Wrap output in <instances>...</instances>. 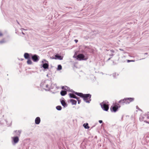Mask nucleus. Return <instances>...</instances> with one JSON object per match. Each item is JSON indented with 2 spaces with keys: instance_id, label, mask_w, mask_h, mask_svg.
<instances>
[{
  "instance_id": "obj_1",
  "label": "nucleus",
  "mask_w": 149,
  "mask_h": 149,
  "mask_svg": "<svg viewBox=\"0 0 149 149\" xmlns=\"http://www.w3.org/2000/svg\"><path fill=\"white\" fill-rule=\"evenodd\" d=\"M74 93L77 95L83 98L84 101L86 102L89 103L91 101V95L89 94H85L76 92H75Z\"/></svg>"
},
{
  "instance_id": "obj_2",
  "label": "nucleus",
  "mask_w": 149,
  "mask_h": 149,
  "mask_svg": "<svg viewBox=\"0 0 149 149\" xmlns=\"http://www.w3.org/2000/svg\"><path fill=\"white\" fill-rule=\"evenodd\" d=\"M134 100V98H125L123 100H121L119 102V103L122 104L125 103L127 104L132 102Z\"/></svg>"
},
{
  "instance_id": "obj_3",
  "label": "nucleus",
  "mask_w": 149,
  "mask_h": 149,
  "mask_svg": "<svg viewBox=\"0 0 149 149\" xmlns=\"http://www.w3.org/2000/svg\"><path fill=\"white\" fill-rule=\"evenodd\" d=\"M120 106L119 104H114L113 106L111 107L110 109L111 111L116 112L118 110V108H120Z\"/></svg>"
},
{
  "instance_id": "obj_4",
  "label": "nucleus",
  "mask_w": 149,
  "mask_h": 149,
  "mask_svg": "<svg viewBox=\"0 0 149 149\" xmlns=\"http://www.w3.org/2000/svg\"><path fill=\"white\" fill-rule=\"evenodd\" d=\"M101 106L104 110L107 111L108 110L109 107L108 104L104 103L103 104H101Z\"/></svg>"
},
{
  "instance_id": "obj_5",
  "label": "nucleus",
  "mask_w": 149,
  "mask_h": 149,
  "mask_svg": "<svg viewBox=\"0 0 149 149\" xmlns=\"http://www.w3.org/2000/svg\"><path fill=\"white\" fill-rule=\"evenodd\" d=\"M39 56L35 54L32 56L31 57L33 61L35 62L38 61L39 60L38 58Z\"/></svg>"
},
{
  "instance_id": "obj_6",
  "label": "nucleus",
  "mask_w": 149,
  "mask_h": 149,
  "mask_svg": "<svg viewBox=\"0 0 149 149\" xmlns=\"http://www.w3.org/2000/svg\"><path fill=\"white\" fill-rule=\"evenodd\" d=\"M69 95L70 97L73 98H76L77 99V100H78V99H79V98L77 97L73 93H70L69 94Z\"/></svg>"
},
{
  "instance_id": "obj_7",
  "label": "nucleus",
  "mask_w": 149,
  "mask_h": 149,
  "mask_svg": "<svg viewBox=\"0 0 149 149\" xmlns=\"http://www.w3.org/2000/svg\"><path fill=\"white\" fill-rule=\"evenodd\" d=\"M40 122V117H37L35 120V123L36 124H38Z\"/></svg>"
},
{
  "instance_id": "obj_8",
  "label": "nucleus",
  "mask_w": 149,
  "mask_h": 149,
  "mask_svg": "<svg viewBox=\"0 0 149 149\" xmlns=\"http://www.w3.org/2000/svg\"><path fill=\"white\" fill-rule=\"evenodd\" d=\"M77 57L80 60H83L85 56L84 55L82 54H79L77 56Z\"/></svg>"
},
{
  "instance_id": "obj_9",
  "label": "nucleus",
  "mask_w": 149,
  "mask_h": 149,
  "mask_svg": "<svg viewBox=\"0 0 149 149\" xmlns=\"http://www.w3.org/2000/svg\"><path fill=\"white\" fill-rule=\"evenodd\" d=\"M13 140L15 143H17L19 140V138L17 136L13 138Z\"/></svg>"
},
{
  "instance_id": "obj_10",
  "label": "nucleus",
  "mask_w": 149,
  "mask_h": 149,
  "mask_svg": "<svg viewBox=\"0 0 149 149\" xmlns=\"http://www.w3.org/2000/svg\"><path fill=\"white\" fill-rule=\"evenodd\" d=\"M30 55L28 53H25L24 54V57L25 59H26L30 58Z\"/></svg>"
},
{
  "instance_id": "obj_11",
  "label": "nucleus",
  "mask_w": 149,
  "mask_h": 149,
  "mask_svg": "<svg viewBox=\"0 0 149 149\" xmlns=\"http://www.w3.org/2000/svg\"><path fill=\"white\" fill-rule=\"evenodd\" d=\"M61 103L62 105L64 107H65L67 106V105L65 101L64 100H62L61 101Z\"/></svg>"
},
{
  "instance_id": "obj_12",
  "label": "nucleus",
  "mask_w": 149,
  "mask_h": 149,
  "mask_svg": "<svg viewBox=\"0 0 149 149\" xmlns=\"http://www.w3.org/2000/svg\"><path fill=\"white\" fill-rule=\"evenodd\" d=\"M44 85H45L43 86L44 89H45L46 90H48L49 89V85H48L47 84H44Z\"/></svg>"
},
{
  "instance_id": "obj_13",
  "label": "nucleus",
  "mask_w": 149,
  "mask_h": 149,
  "mask_svg": "<svg viewBox=\"0 0 149 149\" xmlns=\"http://www.w3.org/2000/svg\"><path fill=\"white\" fill-rule=\"evenodd\" d=\"M49 67V65L47 63H45L43 65V67L45 69H47Z\"/></svg>"
},
{
  "instance_id": "obj_14",
  "label": "nucleus",
  "mask_w": 149,
  "mask_h": 149,
  "mask_svg": "<svg viewBox=\"0 0 149 149\" xmlns=\"http://www.w3.org/2000/svg\"><path fill=\"white\" fill-rule=\"evenodd\" d=\"M67 91H62L61 92V94L62 96H64L67 94Z\"/></svg>"
},
{
  "instance_id": "obj_15",
  "label": "nucleus",
  "mask_w": 149,
  "mask_h": 149,
  "mask_svg": "<svg viewBox=\"0 0 149 149\" xmlns=\"http://www.w3.org/2000/svg\"><path fill=\"white\" fill-rule=\"evenodd\" d=\"M70 102L72 103V104L73 105H76L77 103L76 101L73 99H71Z\"/></svg>"
},
{
  "instance_id": "obj_16",
  "label": "nucleus",
  "mask_w": 149,
  "mask_h": 149,
  "mask_svg": "<svg viewBox=\"0 0 149 149\" xmlns=\"http://www.w3.org/2000/svg\"><path fill=\"white\" fill-rule=\"evenodd\" d=\"M83 126L86 129H88L89 128V127L88 126V124L87 123L84 124Z\"/></svg>"
},
{
  "instance_id": "obj_17",
  "label": "nucleus",
  "mask_w": 149,
  "mask_h": 149,
  "mask_svg": "<svg viewBox=\"0 0 149 149\" xmlns=\"http://www.w3.org/2000/svg\"><path fill=\"white\" fill-rule=\"evenodd\" d=\"M14 132L16 133L17 135L19 136L21 133V131L20 130H16Z\"/></svg>"
},
{
  "instance_id": "obj_18",
  "label": "nucleus",
  "mask_w": 149,
  "mask_h": 149,
  "mask_svg": "<svg viewBox=\"0 0 149 149\" xmlns=\"http://www.w3.org/2000/svg\"><path fill=\"white\" fill-rule=\"evenodd\" d=\"M55 56L58 58V59H60V60H62L63 59V57H62L61 56H58V55H55Z\"/></svg>"
},
{
  "instance_id": "obj_19",
  "label": "nucleus",
  "mask_w": 149,
  "mask_h": 149,
  "mask_svg": "<svg viewBox=\"0 0 149 149\" xmlns=\"http://www.w3.org/2000/svg\"><path fill=\"white\" fill-rule=\"evenodd\" d=\"M30 59V58L28 59L27 62V64H31L32 63V62Z\"/></svg>"
},
{
  "instance_id": "obj_20",
  "label": "nucleus",
  "mask_w": 149,
  "mask_h": 149,
  "mask_svg": "<svg viewBox=\"0 0 149 149\" xmlns=\"http://www.w3.org/2000/svg\"><path fill=\"white\" fill-rule=\"evenodd\" d=\"M56 109L58 110H60L61 109V107L60 106H58L56 107Z\"/></svg>"
},
{
  "instance_id": "obj_21",
  "label": "nucleus",
  "mask_w": 149,
  "mask_h": 149,
  "mask_svg": "<svg viewBox=\"0 0 149 149\" xmlns=\"http://www.w3.org/2000/svg\"><path fill=\"white\" fill-rule=\"evenodd\" d=\"M57 69L58 70H61L62 69L61 66L60 65H58V66Z\"/></svg>"
},
{
  "instance_id": "obj_22",
  "label": "nucleus",
  "mask_w": 149,
  "mask_h": 149,
  "mask_svg": "<svg viewBox=\"0 0 149 149\" xmlns=\"http://www.w3.org/2000/svg\"><path fill=\"white\" fill-rule=\"evenodd\" d=\"M134 61H135L134 60H127V62H134Z\"/></svg>"
},
{
  "instance_id": "obj_23",
  "label": "nucleus",
  "mask_w": 149,
  "mask_h": 149,
  "mask_svg": "<svg viewBox=\"0 0 149 149\" xmlns=\"http://www.w3.org/2000/svg\"><path fill=\"white\" fill-rule=\"evenodd\" d=\"M99 122L100 123H102V120H99Z\"/></svg>"
},
{
  "instance_id": "obj_24",
  "label": "nucleus",
  "mask_w": 149,
  "mask_h": 149,
  "mask_svg": "<svg viewBox=\"0 0 149 149\" xmlns=\"http://www.w3.org/2000/svg\"><path fill=\"white\" fill-rule=\"evenodd\" d=\"M75 41L76 42V43H77V42L78 41V40H75Z\"/></svg>"
},
{
  "instance_id": "obj_25",
  "label": "nucleus",
  "mask_w": 149,
  "mask_h": 149,
  "mask_svg": "<svg viewBox=\"0 0 149 149\" xmlns=\"http://www.w3.org/2000/svg\"><path fill=\"white\" fill-rule=\"evenodd\" d=\"M77 100L78 101V103L79 104L80 102V101L79 100V99H78V100Z\"/></svg>"
},
{
  "instance_id": "obj_26",
  "label": "nucleus",
  "mask_w": 149,
  "mask_h": 149,
  "mask_svg": "<svg viewBox=\"0 0 149 149\" xmlns=\"http://www.w3.org/2000/svg\"><path fill=\"white\" fill-rule=\"evenodd\" d=\"M2 34L1 33H0V36H2Z\"/></svg>"
},
{
  "instance_id": "obj_27",
  "label": "nucleus",
  "mask_w": 149,
  "mask_h": 149,
  "mask_svg": "<svg viewBox=\"0 0 149 149\" xmlns=\"http://www.w3.org/2000/svg\"><path fill=\"white\" fill-rule=\"evenodd\" d=\"M62 88V89H64V88H63V87Z\"/></svg>"
},
{
  "instance_id": "obj_28",
  "label": "nucleus",
  "mask_w": 149,
  "mask_h": 149,
  "mask_svg": "<svg viewBox=\"0 0 149 149\" xmlns=\"http://www.w3.org/2000/svg\"><path fill=\"white\" fill-rule=\"evenodd\" d=\"M23 33V34H24V33Z\"/></svg>"
}]
</instances>
